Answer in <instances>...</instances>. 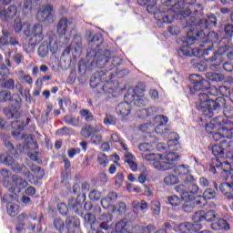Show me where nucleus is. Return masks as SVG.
I'll return each instance as SVG.
<instances>
[{
    "label": "nucleus",
    "mask_w": 233,
    "mask_h": 233,
    "mask_svg": "<svg viewBox=\"0 0 233 233\" xmlns=\"http://www.w3.org/2000/svg\"><path fill=\"white\" fill-rule=\"evenodd\" d=\"M177 172L179 176H182L183 184H180L175 187L176 192L181 195V198L186 201H189L194 198L193 195L199 192V187L196 184V178L190 175V167L188 165H180L177 167Z\"/></svg>",
    "instance_id": "nucleus-1"
},
{
    "label": "nucleus",
    "mask_w": 233,
    "mask_h": 233,
    "mask_svg": "<svg viewBox=\"0 0 233 233\" xmlns=\"http://www.w3.org/2000/svg\"><path fill=\"white\" fill-rule=\"evenodd\" d=\"M225 98L222 96L217 97L215 100L210 98L207 93H200L198 95V109L203 112L206 117H214L212 110H219L225 106Z\"/></svg>",
    "instance_id": "nucleus-2"
},
{
    "label": "nucleus",
    "mask_w": 233,
    "mask_h": 233,
    "mask_svg": "<svg viewBox=\"0 0 233 233\" xmlns=\"http://www.w3.org/2000/svg\"><path fill=\"white\" fill-rule=\"evenodd\" d=\"M146 161H152L153 167L157 170H170L174 168V161L179 159V156L174 152L161 154H148L145 156Z\"/></svg>",
    "instance_id": "nucleus-3"
},
{
    "label": "nucleus",
    "mask_w": 233,
    "mask_h": 233,
    "mask_svg": "<svg viewBox=\"0 0 233 233\" xmlns=\"http://www.w3.org/2000/svg\"><path fill=\"white\" fill-rule=\"evenodd\" d=\"M214 128V127H220L218 132L213 134L214 141H221V139H230L232 137L233 123L223 116H216L213 118V124H209L206 128Z\"/></svg>",
    "instance_id": "nucleus-4"
},
{
    "label": "nucleus",
    "mask_w": 233,
    "mask_h": 233,
    "mask_svg": "<svg viewBox=\"0 0 233 233\" xmlns=\"http://www.w3.org/2000/svg\"><path fill=\"white\" fill-rule=\"evenodd\" d=\"M140 6H147L148 14H153L157 21L162 23H174V12L168 11L163 14V6L157 8V0H137Z\"/></svg>",
    "instance_id": "nucleus-5"
},
{
    "label": "nucleus",
    "mask_w": 233,
    "mask_h": 233,
    "mask_svg": "<svg viewBox=\"0 0 233 233\" xmlns=\"http://www.w3.org/2000/svg\"><path fill=\"white\" fill-rule=\"evenodd\" d=\"M24 34L25 37L33 39V41H36L38 43H41V41L45 39V35L43 34V25L41 24H35L32 25L29 23H25Z\"/></svg>",
    "instance_id": "nucleus-6"
},
{
    "label": "nucleus",
    "mask_w": 233,
    "mask_h": 233,
    "mask_svg": "<svg viewBox=\"0 0 233 233\" xmlns=\"http://www.w3.org/2000/svg\"><path fill=\"white\" fill-rule=\"evenodd\" d=\"M230 170H232L230 163L221 162L219 158L213 159L212 165L209 167V172H211V174H218V172H220V176L224 179H228V177H230Z\"/></svg>",
    "instance_id": "nucleus-7"
},
{
    "label": "nucleus",
    "mask_w": 233,
    "mask_h": 233,
    "mask_svg": "<svg viewBox=\"0 0 233 233\" xmlns=\"http://www.w3.org/2000/svg\"><path fill=\"white\" fill-rule=\"evenodd\" d=\"M201 5L196 4V0H185L184 3H181V11L180 17H188L190 14H198L201 12Z\"/></svg>",
    "instance_id": "nucleus-8"
},
{
    "label": "nucleus",
    "mask_w": 233,
    "mask_h": 233,
    "mask_svg": "<svg viewBox=\"0 0 233 233\" xmlns=\"http://www.w3.org/2000/svg\"><path fill=\"white\" fill-rule=\"evenodd\" d=\"M87 56L88 57H94V61H96L98 68H105L106 63L110 61L107 50L98 49L97 51H90Z\"/></svg>",
    "instance_id": "nucleus-9"
},
{
    "label": "nucleus",
    "mask_w": 233,
    "mask_h": 233,
    "mask_svg": "<svg viewBox=\"0 0 233 233\" xmlns=\"http://www.w3.org/2000/svg\"><path fill=\"white\" fill-rule=\"evenodd\" d=\"M189 80L191 83L190 91L194 94V92H199V90H205V88H208V81L204 79L199 75H191L189 76Z\"/></svg>",
    "instance_id": "nucleus-10"
},
{
    "label": "nucleus",
    "mask_w": 233,
    "mask_h": 233,
    "mask_svg": "<svg viewBox=\"0 0 233 233\" xmlns=\"http://www.w3.org/2000/svg\"><path fill=\"white\" fill-rule=\"evenodd\" d=\"M164 3L165 6H172V9L162 6V14L173 12L174 19H181V2H178V0H166Z\"/></svg>",
    "instance_id": "nucleus-11"
},
{
    "label": "nucleus",
    "mask_w": 233,
    "mask_h": 233,
    "mask_svg": "<svg viewBox=\"0 0 233 233\" xmlns=\"http://www.w3.org/2000/svg\"><path fill=\"white\" fill-rule=\"evenodd\" d=\"M168 123V117L165 116L158 115L154 118V124L157 125L155 132L159 136L168 134L170 132V127H164L165 125Z\"/></svg>",
    "instance_id": "nucleus-12"
},
{
    "label": "nucleus",
    "mask_w": 233,
    "mask_h": 233,
    "mask_svg": "<svg viewBox=\"0 0 233 233\" xmlns=\"http://www.w3.org/2000/svg\"><path fill=\"white\" fill-rule=\"evenodd\" d=\"M215 219H216L215 210H209L208 212L198 211L195 214V216H193L194 223H198V225H201L200 223L203 221H208V223H210Z\"/></svg>",
    "instance_id": "nucleus-13"
},
{
    "label": "nucleus",
    "mask_w": 233,
    "mask_h": 233,
    "mask_svg": "<svg viewBox=\"0 0 233 233\" xmlns=\"http://www.w3.org/2000/svg\"><path fill=\"white\" fill-rule=\"evenodd\" d=\"M120 147L125 150L124 157L125 162L127 163L128 167L133 172L137 170V164L136 163V157L132 153L128 152V146L125 142H120Z\"/></svg>",
    "instance_id": "nucleus-14"
},
{
    "label": "nucleus",
    "mask_w": 233,
    "mask_h": 233,
    "mask_svg": "<svg viewBox=\"0 0 233 233\" xmlns=\"http://www.w3.org/2000/svg\"><path fill=\"white\" fill-rule=\"evenodd\" d=\"M17 15V6L10 5L6 9L0 6V19L1 21H12Z\"/></svg>",
    "instance_id": "nucleus-15"
},
{
    "label": "nucleus",
    "mask_w": 233,
    "mask_h": 233,
    "mask_svg": "<svg viewBox=\"0 0 233 233\" xmlns=\"http://www.w3.org/2000/svg\"><path fill=\"white\" fill-rule=\"evenodd\" d=\"M19 108H21V106H19V102L15 101L14 105L4 109V114L8 117V119H18L21 116Z\"/></svg>",
    "instance_id": "nucleus-16"
},
{
    "label": "nucleus",
    "mask_w": 233,
    "mask_h": 233,
    "mask_svg": "<svg viewBox=\"0 0 233 233\" xmlns=\"http://www.w3.org/2000/svg\"><path fill=\"white\" fill-rule=\"evenodd\" d=\"M70 26H72V20L62 17L56 25V32L58 35H66V33L70 30Z\"/></svg>",
    "instance_id": "nucleus-17"
},
{
    "label": "nucleus",
    "mask_w": 233,
    "mask_h": 233,
    "mask_svg": "<svg viewBox=\"0 0 233 233\" xmlns=\"http://www.w3.org/2000/svg\"><path fill=\"white\" fill-rule=\"evenodd\" d=\"M218 25V18L216 15H208V18H202L198 21V25L202 28V30H207V28H212Z\"/></svg>",
    "instance_id": "nucleus-18"
},
{
    "label": "nucleus",
    "mask_w": 233,
    "mask_h": 233,
    "mask_svg": "<svg viewBox=\"0 0 233 233\" xmlns=\"http://www.w3.org/2000/svg\"><path fill=\"white\" fill-rule=\"evenodd\" d=\"M52 12H54V6L50 5H43L42 8L37 12L36 18L38 21L43 23L48 19L49 15H52Z\"/></svg>",
    "instance_id": "nucleus-19"
},
{
    "label": "nucleus",
    "mask_w": 233,
    "mask_h": 233,
    "mask_svg": "<svg viewBox=\"0 0 233 233\" xmlns=\"http://www.w3.org/2000/svg\"><path fill=\"white\" fill-rule=\"evenodd\" d=\"M229 181L224 182L220 185L219 188L222 194H226L228 196L229 199H233V175L230 173L229 175Z\"/></svg>",
    "instance_id": "nucleus-20"
},
{
    "label": "nucleus",
    "mask_w": 233,
    "mask_h": 233,
    "mask_svg": "<svg viewBox=\"0 0 233 233\" xmlns=\"http://www.w3.org/2000/svg\"><path fill=\"white\" fill-rule=\"evenodd\" d=\"M131 110L132 106L128 102H121L116 107V112L119 117H127V116H130Z\"/></svg>",
    "instance_id": "nucleus-21"
},
{
    "label": "nucleus",
    "mask_w": 233,
    "mask_h": 233,
    "mask_svg": "<svg viewBox=\"0 0 233 233\" xmlns=\"http://www.w3.org/2000/svg\"><path fill=\"white\" fill-rule=\"evenodd\" d=\"M27 186L28 182H26V180H25L23 177L17 176L13 177V192L19 193Z\"/></svg>",
    "instance_id": "nucleus-22"
},
{
    "label": "nucleus",
    "mask_w": 233,
    "mask_h": 233,
    "mask_svg": "<svg viewBox=\"0 0 233 233\" xmlns=\"http://www.w3.org/2000/svg\"><path fill=\"white\" fill-rule=\"evenodd\" d=\"M178 54L179 56H186L187 57H196L200 56L201 51H198V48L191 49L188 46L182 44Z\"/></svg>",
    "instance_id": "nucleus-23"
},
{
    "label": "nucleus",
    "mask_w": 233,
    "mask_h": 233,
    "mask_svg": "<svg viewBox=\"0 0 233 233\" xmlns=\"http://www.w3.org/2000/svg\"><path fill=\"white\" fill-rule=\"evenodd\" d=\"M115 230L117 233H132L130 232V221L127 218L119 220L115 226Z\"/></svg>",
    "instance_id": "nucleus-24"
},
{
    "label": "nucleus",
    "mask_w": 233,
    "mask_h": 233,
    "mask_svg": "<svg viewBox=\"0 0 233 233\" xmlns=\"http://www.w3.org/2000/svg\"><path fill=\"white\" fill-rule=\"evenodd\" d=\"M181 230H183V233H196L198 230H201L203 228V226L201 224L198 223H190L187 222L185 224L180 225Z\"/></svg>",
    "instance_id": "nucleus-25"
},
{
    "label": "nucleus",
    "mask_w": 233,
    "mask_h": 233,
    "mask_svg": "<svg viewBox=\"0 0 233 233\" xmlns=\"http://www.w3.org/2000/svg\"><path fill=\"white\" fill-rule=\"evenodd\" d=\"M117 200V193L116 192H110L106 198H102L101 200V206L103 208H110L114 201Z\"/></svg>",
    "instance_id": "nucleus-26"
},
{
    "label": "nucleus",
    "mask_w": 233,
    "mask_h": 233,
    "mask_svg": "<svg viewBox=\"0 0 233 233\" xmlns=\"http://www.w3.org/2000/svg\"><path fill=\"white\" fill-rule=\"evenodd\" d=\"M100 228L107 230L109 228L108 223L112 222V215L110 213H104L98 218Z\"/></svg>",
    "instance_id": "nucleus-27"
},
{
    "label": "nucleus",
    "mask_w": 233,
    "mask_h": 233,
    "mask_svg": "<svg viewBox=\"0 0 233 233\" xmlns=\"http://www.w3.org/2000/svg\"><path fill=\"white\" fill-rule=\"evenodd\" d=\"M212 230H229L230 226L227 220L220 218L218 221L211 224Z\"/></svg>",
    "instance_id": "nucleus-28"
},
{
    "label": "nucleus",
    "mask_w": 233,
    "mask_h": 233,
    "mask_svg": "<svg viewBox=\"0 0 233 233\" xmlns=\"http://www.w3.org/2000/svg\"><path fill=\"white\" fill-rule=\"evenodd\" d=\"M40 42L36 40H33L32 38H26L24 42L23 48L26 52V54H32L34 50H35V45H39Z\"/></svg>",
    "instance_id": "nucleus-29"
},
{
    "label": "nucleus",
    "mask_w": 233,
    "mask_h": 233,
    "mask_svg": "<svg viewBox=\"0 0 233 233\" xmlns=\"http://www.w3.org/2000/svg\"><path fill=\"white\" fill-rule=\"evenodd\" d=\"M208 149L211 150L215 157H223L225 156V149L219 144L210 145Z\"/></svg>",
    "instance_id": "nucleus-30"
},
{
    "label": "nucleus",
    "mask_w": 233,
    "mask_h": 233,
    "mask_svg": "<svg viewBox=\"0 0 233 233\" xmlns=\"http://www.w3.org/2000/svg\"><path fill=\"white\" fill-rule=\"evenodd\" d=\"M133 210L136 212V214H139V211L141 214H145L148 210V203H147L145 200L135 202Z\"/></svg>",
    "instance_id": "nucleus-31"
},
{
    "label": "nucleus",
    "mask_w": 233,
    "mask_h": 233,
    "mask_svg": "<svg viewBox=\"0 0 233 233\" xmlns=\"http://www.w3.org/2000/svg\"><path fill=\"white\" fill-rule=\"evenodd\" d=\"M206 77L208 81H213L215 83H221V81H225V76L219 73L208 72L206 73Z\"/></svg>",
    "instance_id": "nucleus-32"
},
{
    "label": "nucleus",
    "mask_w": 233,
    "mask_h": 233,
    "mask_svg": "<svg viewBox=\"0 0 233 233\" xmlns=\"http://www.w3.org/2000/svg\"><path fill=\"white\" fill-rule=\"evenodd\" d=\"M138 149L141 152L142 157L145 159V156H147L148 154H155V153H148L152 152L154 150V146L150 143H142L138 146Z\"/></svg>",
    "instance_id": "nucleus-33"
},
{
    "label": "nucleus",
    "mask_w": 233,
    "mask_h": 233,
    "mask_svg": "<svg viewBox=\"0 0 233 233\" xmlns=\"http://www.w3.org/2000/svg\"><path fill=\"white\" fill-rule=\"evenodd\" d=\"M132 97H145V88L137 86L134 89H133V93H127L126 95V98H132Z\"/></svg>",
    "instance_id": "nucleus-34"
},
{
    "label": "nucleus",
    "mask_w": 233,
    "mask_h": 233,
    "mask_svg": "<svg viewBox=\"0 0 233 233\" xmlns=\"http://www.w3.org/2000/svg\"><path fill=\"white\" fill-rule=\"evenodd\" d=\"M32 119L26 118V123L25 124L23 120H16L11 123V127L14 130H18V132H21V130H24L25 127L29 125Z\"/></svg>",
    "instance_id": "nucleus-35"
},
{
    "label": "nucleus",
    "mask_w": 233,
    "mask_h": 233,
    "mask_svg": "<svg viewBox=\"0 0 233 233\" xmlns=\"http://www.w3.org/2000/svg\"><path fill=\"white\" fill-rule=\"evenodd\" d=\"M128 101L133 103L136 106H145L148 103V98L146 96H135L132 98H127Z\"/></svg>",
    "instance_id": "nucleus-36"
},
{
    "label": "nucleus",
    "mask_w": 233,
    "mask_h": 233,
    "mask_svg": "<svg viewBox=\"0 0 233 233\" xmlns=\"http://www.w3.org/2000/svg\"><path fill=\"white\" fill-rule=\"evenodd\" d=\"M47 46L50 52H52L53 54H56V52L59 50V45L57 44V36H56V35L49 36V45Z\"/></svg>",
    "instance_id": "nucleus-37"
},
{
    "label": "nucleus",
    "mask_w": 233,
    "mask_h": 233,
    "mask_svg": "<svg viewBox=\"0 0 233 233\" xmlns=\"http://www.w3.org/2000/svg\"><path fill=\"white\" fill-rule=\"evenodd\" d=\"M188 194L189 196H193V198L189 200L183 199V201H186V203L182 206L184 212H187V213L192 212V210H194V208H196L192 201H194V196L197 195L194 193H188Z\"/></svg>",
    "instance_id": "nucleus-38"
},
{
    "label": "nucleus",
    "mask_w": 233,
    "mask_h": 233,
    "mask_svg": "<svg viewBox=\"0 0 233 233\" xmlns=\"http://www.w3.org/2000/svg\"><path fill=\"white\" fill-rule=\"evenodd\" d=\"M31 172H34L36 179H42L45 176V169L41 168L40 167L32 164L30 166Z\"/></svg>",
    "instance_id": "nucleus-39"
},
{
    "label": "nucleus",
    "mask_w": 233,
    "mask_h": 233,
    "mask_svg": "<svg viewBox=\"0 0 233 233\" xmlns=\"http://www.w3.org/2000/svg\"><path fill=\"white\" fill-rule=\"evenodd\" d=\"M113 212H116L118 216H123L127 212V204L125 202H119L116 206H111Z\"/></svg>",
    "instance_id": "nucleus-40"
},
{
    "label": "nucleus",
    "mask_w": 233,
    "mask_h": 233,
    "mask_svg": "<svg viewBox=\"0 0 233 233\" xmlns=\"http://www.w3.org/2000/svg\"><path fill=\"white\" fill-rule=\"evenodd\" d=\"M156 112H157V107L155 106L139 110L140 117H150L151 116H154Z\"/></svg>",
    "instance_id": "nucleus-41"
},
{
    "label": "nucleus",
    "mask_w": 233,
    "mask_h": 233,
    "mask_svg": "<svg viewBox=\"0 0 233 233\" xmlns=\"http://www.w3.org/2000/svg\"><path fill=\"white\" fill-rule=\"evenodd\" d=\"M0 86H2V88H6V90H14V88L15 87V82L12 78H9L7 80L0 79Z\"/></svg>",
    "instance_id": "nucleus-42"
},
{
    "label": "nucleus",
    "mask_w": 233,
    "mask_h": 233,
    "mask_svg": "<svg viewBox=\"0 0 233 233\" xmlns=\"http://www.w3.org/2000/svg\"><path fill=\"white\" fill-rule=\"evenodd\" d=\"M192 203H194V207L203 208V207L207 205V198L201 196L196 198V195H194V199L192 200Z\"/></svg>",
    "instance_id": "nucleus-43"
},
{
    "label": "nucleus",
    "mask_w": 233,
    "mask_h": 233,
    "mask_svg": "<svg viewBox=\"0 0 233 233\" xmlns=\"http://www.w3.org/2000/svg\"><path fill=\"white\" fill-rule=\"evenodd\" d=\"M168 141H167V146L168 147H174L176 145H177L178 141H179V135H177V133L176 132H170L168 134Z\"/></svg>",
    "instance_id": "nucleus-44"
},
{
    "label": "nucleus",
    "mask_w": 233,
    "mask_h": 233,
    "mask_svg": "<svg viewBox=\"0 0 233 233\" xmlns=\"http://www.w3.org/2000/svg\"><path fill=\"white\" fill-rule=\"evenodd\" d=\"M151 210L156 218L161 214V203L157 200L151 202Z\"/></svg>",
    "instance_id": "nucleus-45"
},
{
    "label": "nucleus",
    "mask_w": 233,
    "mask_h": 233,
    "mask_svg": "<svg viewBox=\"0 0 233 233\" xmlns=\"http://www.w3.org/2000/svg\"><path fill=\"white\" fill-rule=\"evenodd\" d=\"M7 213L9 216H12V218H15L17 214H19V207L15 204L8 203L7 204Z\"/></svg>",
    "instance_id": "nucleus-46"
},
{
    "label": "nucleus",
    "mask_w": 233,
    "mask_h": 233,
    "mask_svg": "<svg viewBox=\"0 0 233 233\" xmlns=\"http://www.w3.org/2000/svg\"><path fill=\"white\" fill-rule=\"evenodd\" d=\"M81 136H83V137H92V136L94 135V127L92 126H85L80 132Z\"/></svg>",
    "instance_id": "nucleus-47"
},
{
    "label": "nucleus",
    "mask_w": 233,
    "mask_h": 233,
    "mask_svg": "<svg viewBox=\"0 0 233 233\" xmlns=\"http://www.w3.org/2000/svg\"><path fill=\"white\" fill-rule=\"evenodd\" d=\"M79 114L87 123L94 121V115L88 109H82L79 111Z\"/></svg>",
    "instance_id": "nucleus-48"
},
{
    "label": "nucleus",
    "mask_w": 233,
    "mask_h": 233,
    "mask_svg": "<svg viewBox=\"0 0 233 233\" xmlns=\"http://www.w3.org/2000/svg\"><path fill=\"white\" fill-rule=\"evenodd\" d=\"M37 54L40 57H46L48 56V44L42 43L38 47Z\"/></svg>",
    "instance_id": "nucleus-49"
},
{
    "label": "nucleus",
    "mask_w": 233,
    "mask_h": 233,
    "mask_svg": "<svg viewBox=\"0 0 233 233\" xmlns=\"http://www.w3.org/2000/svg\"><path fill=\"white\" fill-rule=\"evenodd\" d=\"M103 196V193L99 190L93 189L89 192L88 198L91 201H99Z\"/></svg>",
    "instance_id": "nucleus-50"
},
{
    "label": "nucleus",
    "mask_w": 233,
    "mask_h": 233,
    "mask_svg": "<svg viewBox=\"0 0 233 233\" xmlns=\"http://www.w3.org/2000/svg\"><path fill=\"white\" fill-rule=\"evenodd\" d=\"M164 183L168 186L177 185V183H179V178L175 175H168L164 178Z\"/></svg>",
    "instance_id": "nucleus-51"
},
{
    "label": "nucleus",
    "mask_w": 233,
    "mask_h": 233,
    "mask_svg": "<svg viewBox=\"0 0 233 233\" xmlns=\"http://www.w3.org/2000/svg\"><path fill=\"white\" fill-rule=\"evenodd\" d=\"M14 162V157L10 155H0V163L5 165V167H11Z\"/></svg>",
    "instance_id": "nucleus-52"
},
{
    "label": "nucleus",
    "mask_w": 233,
    "mask_h": 233,
    "mask_svg": "<svg viewBox=\"0 0 233 233\" xmlns=\"http://www.w3.org/2000/svg\"><path fill=\"white\" fill-rule=\"evenodd\" d=\"M218 33L211 31L208 34L207 38H206V43H212V45L218 43Z\"/></svg>",
    "instance_id": "nucleus-53"
},
{
    "label": "nucleus",
    "mask_w": 233,
    "mask_h": 233,
    "mask_svg": "<svg viewBox=\"0 0 233 233\" xmlns=\"http://www.w3.org/2000/svg\"><path fill=\"white\" fill-rule=\"evenodd\" d=\"M196 41H198V38L194 36H186L182 39V45L190 47L192 45L196 44Z\"/></svg>",
    "instance_id": "nucleus-54"
},
{
    "label": "nucleus",
    "mask_w": 233,
    "mask_h": 233,
    "mask_svg": "<svg viewBox=\"0 0 233 233\" xmlns=\"http://www.w3.org/2000/svg\"><path fill=\"white\" fill-rule=\"evenodd\" d=\"M116 123H117V118H116L112 115H106V117L104 119V125H106V127H110V125H116Z\"/></svg>",
    "instance_id": "nucleus-55"
},
{
    "label": "nucleus",
    "mask_w": 233,
    "mask_h": 233,
    "mask_svg": "<svg viewBox=\"0 0 233 233\" xmlns=\"http://www.w3.org/2000/svg\"><path fill=\"white\" fill-rule=\"evenodd\" d=\"M168 203L171 204L172 207H179V205H181V198L176 195H172L168 198Z\"/></svg>",
    "instance_id": "nucleus-56"
},
{
    "label": "nucleus",
    "mask_w": 233,
    "mask_h": 233,
    "mask_svg": "<svg viewBox=\"0 0 233 233\" xmlns=\"http://www.w3.org/2000/svg\"><path fill=\"white\" fill-rule=\"evenodd\" d=\"M12 99V94L8 91L2 90L0 91V102L5 103L6 101H10Z\"/></svg>",
    "instance_id": "nucleus-57"
},
{
    "label": "nucleus",
    "mask_w": 233,
    "mask_h": 233,
    "mask_svg": "<svg viewBox=\"0 0 233 233\" xmlns=\"http://www.w3.org/2000/svg\"><path fill=\"white\" fill-rule=\"evenodd\" d=\"M97 162L101 165V167H107L108 158L106 157V155L104 153L98 154Z\"/></svg>",
    "instance_id": "nucleus-58"
},
{
    "label": "nucleus",
    "mask_w": 233,
    "mask_h": 233,
    "mask_svg": "<svg viewBox=\"0 0 233 233\" xmlns=\"http://www.w3.org/2000/svg\"><path fill=\"white\" fill-rule=\"evenodd\" d=\"M54 227L56 230L62 233L63 229L65 228V222L61 220V218H56L54 220Z\"/></svg>",
    "instance_id": "nucleus-59"
},
{
    "label": "nucleus",
    "mask_w": 233,
    "mask_h": 233,
    "mask_svg": "<svg viewBox=\"0 0 233 233\" xmlns=\"http://www.w3.org/2000/svg\"><path fill=\"white\" fill-rule=\"evenodd\" d=\"M14 29H15V32H21L22 30L23 32H25V24L23 25L21 23V18H16L15 20Z\"/></svg>",
    "instance_id": "nucleus-60"
},
{
    "label": "nucleus",
    "mask_w": 233,
    "mask_h": 233,
    "mask_svg": "<svg viewBox=\"0 0 233 233\" xmlns=\"http://www.w3.org/2000/svg\"><path fill=\"white\" fill-rule=\"evenodd\" d=\"M10 39V33L3 31V36L0 37V45L4 46H8V41Z\"/></svg>",
    "instance_id": "nucleus-61"
},
{
    "label": "nucleus",
    "mask_w": 233,
    "mask_h": 233,
    "mask_svg": "<svg viewBox=\"0 0 233 233\" xmlns=\"http://www.w3.org/2000/svg\"><path fill=\"white\" fill-rule=\"evenodd\" d=\"M220 108H224V116L225 117L228 118H232L233 117V107L230 106H226V104H224L223 107Z\"/></svg>",
    "instance_id": "nucleus-62"
},
{
    "label": "nucleus",
    "mask_w": 233,
    "mask_h": 233,
    "mask_svg": "<svg viewBox=\"0 0 233 233\" xmlns=\"http://www.w3.org/2000/svg\"><path fill=\"white\" fill-rule=\"evenodd\" d=\"M101 141H103V136L93 133V135L91 136L92 145H100Z\"/></svg>",
    "instance_id": "nucleus-63"
},
{
    "label": "nucleus",
    "mask_w": 233,
    "mask_h": 233,
    "mask_svg": "<svg viewBox=\"0 0 233 233\" xmlns=\"http://www.w3.org/2000/svg\"><path fill=\"white\" fill-rule=\"evenodd\" d=\"M207 201V199H214L216 198V191L212 188L206 189L204 191V196H203Z\"/></svg>",
    "instance_id": "nucleus-64"
}]
</instances>
